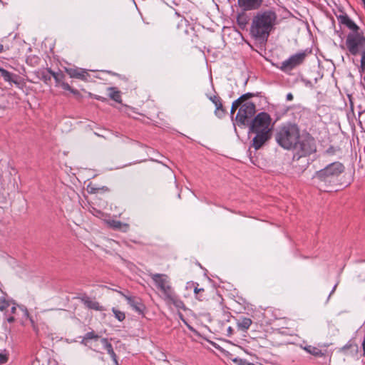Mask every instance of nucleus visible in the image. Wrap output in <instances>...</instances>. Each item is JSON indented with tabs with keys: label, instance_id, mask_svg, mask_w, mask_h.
Instances as JSON below:
<instances>
[{
	"label": "nucleus",
	"instance_id": "1",
	"mask_svg": "<svg viewBox=\"0 0 365 365\" xmlns=\"http://www.w3.org/2000/svg\"><path fill=\"white\" fill-rule=\"evenodd\" d=\"M277 143L287 150L295 151L294 158H300L316 151L315 142L309 135L300 136L299 129L295 124L288 123L281 126L276 133Z\"/></svg>",
	"mask_w": 365,
	"mask_h": 365
},
{
	"label": "nucleus",
	"instance_id": "2",
	"mask_svg": "<svg viewBox=\"0 0 365 365\" xmlns=\"http://www.w3.org/2000/svg\"><path fill=\"white\" fill-rule=\"evenodd\" d=\"M277 22V16L272 10L259 11L252 21L250 34L256 40L267 41Z\"/></svg>",
	"mask_w": 365,
	"mask_h": 365
},
{
	"label": "nucleus",
	"instance_id": "3",
	"mask_svg": "<svg viewBox=\"0 0 365 365\" xmlns=\"http://www.w3.org/2000/svg\"><path fill=\"white\" fill-rule=\"evenodd\" d=\"M272 119L267 113L262 112L252 120L250 130L255 134L252 139V146L255 150L259 149L270 138L273 125Z\"/></svg>",
	"mask_w": 365,
	"mask_h": 365
},
{
	"label": "nucleus",
	"instance_id": "4",
	"mask_svg": "<svg viewBox=\"0 0 365 365\" xmlns=\"http://www.w3.org/2000/svg\"><path fill=\"white\" fill-rule=\"evenodd\" d=\"M148 276L152 279L155 287L163 294L165 299H174L175 293L171 286L170 279L167 274L150 273Z\"/></svg>",
	"mask_w": 365,
	"mask_h": 365
},
{
	"label": "nucleus",
	"instance_id": "5",
	"mask_svg": "<svg viewBox=\"0 0 365 365\" xmlns=\"http://www.w3.org/2000/svg\"><path fill=\"white\" fill-rule=\"evenodd\" d=\"M348 51L352 55L361 54L365 51V36L358 32H350L346 40Z\"/></svg>",
	"mask_w": 365,
	"mask_h": 365
},
{
	"label": "nucleus",
	"instance_id": "6",
	"mask_svg": "<svg viewBox=\"0 0 365 365\" xmlns=\"http://www.w3.org/2000/svg\"><path fill=\"white\" fill-rule=\"evenodd\" d=\"M344 169V167L341 163L335 162L317 172L314 178L324 182L331 181L333 178L341 174Z\"/></svg>",
	"mask_w": 365,
	"mask_h": 365
},
{
	"label": "nucleus",
	"instance_id": "7",
	"mask_svg": "<svg viewBox=\"0 0 365 365\" xmlns=\"http://www.w3.org/2000/svg\"><path fill=\"white\" fill-rule=\"evenodd\" d=\"M307 56L306 52H300L290 56L288 59L281 63L280 69L284 72L292 71L303 63Z\"/></svg>",
	"mask_w": 365,
	"mask_h": 365
},
{
	"label": "nucleus",
	"instance_id": "8",
	"mask_svg": "<svg viewBox=\"0 0 365 365\" xmlns=\"http://www.w3.org/2000/svg\"><path fill=\"white\" fill-rule=\"evenodd\" d=\"M255 113V106L252 102H245L242 103L236 119L242 124H245L246 120L251 118Z\"/></svg>",
	"mask_w": 365,
	"mask_h": 365
},
{
	"label": "nucleus",
	"instance_id": "9",
	"mask_svg": "<svg viewBox=\"0 0 365 365\" xmlns=\"http://www.w3.org/2000/svg\"><path fill=\"white\" fill-rule=\"evenodd\" d=\"M239 6L243 11L258 9L263 3V0H237Z\"/></svg>",
	"mask_w": 365,
	"mask_h": 365
},
{
	"label": "nucleus",
	"instance_id": "10",
	"mask_svg": "<svg viewBox=\"0 0 365 365\" xmlns=\"http://www.w3.org/2000/svg\"><path fill=\"white\" fill-rule=\"evenodd\" d=\"M338 21L341 24L346 26L349 28L351 31V32H358L359 31V26L346 15H339L337 16Z\"/></svg>",
	"mask_w": 365,
	"mask_h": 365
},
{
	"label": "nucleus",
	"instance_id": "11",
	"mask_svg": "<svg viewBox=\"0 0 365 365\" xmlns=\"http://www.w3.org/2000/svg\"><path fill=\"white\" fill-rule=\"evenodd\" d=\"M66 72L69 75L71 78H75L81 80H86L88 76L86 70L78 68H66Z\"/></svg>",
	"mask_w": 365,
	"mask_h": 365
},
{
	"label": "nucleus",
	"instance_id": "12",
	"mask_svg": "<svg viewBox=\"0 0 365 365\" xmlns=\"http://www.w3.org/2000/svg\"><path fill=\"white\" fill-rule=\"evenodd\" d=\"M107 224L114 230H120L122 232H127L129 230V225L127 223L121 222L118 220H108Z\"/></svg>",
	"mask_w": 365,
	"mask_h": 365
},
{
	"label": "nucleus",
	"instance_id": "13",
	"mask_svg": "<svg viewBox=\"0 0 365 365\" xmlns=\"http://www.w3.org/2000/svg\"><path fill=\"white\" fill-rule=\"evenodd\" d=\"M81 301L84 305L89 309L94 310H103L102 307L100 306L98 302L93 300L88 297H83Z\"/></svg>",
	"mask_w": 365,
	"mask_h": 365
},
{
	"label": "nucleus",
	"instance_id": "14",
	"mask_svg": "<svg viewBox=\"0 0 365 365\" xmlns=\"http://www.w3.org/2000/svg\"><path fill=\"white\" fill-rule=\"evenodd\" d=\"M252 96V94L250 93H246L245 95H242L241 97H240L238 99H237L236 101H235L233 103H232V108H231V113L233 114L235 110L238 108H240V106L241 104L247 101L249 98H250Z\"/></svg>",
	"mask_w": 365,
	"mask_h": 365
},
{
	"label": "nucleus",
	"instance_id": "15",
	"mask_svg": "<svg viewBox=\"0 0 365 365\" xmlns=\"http://www.w3.org/2000/svg\"><path fill=\"white\" fill-rule=\"evenodd\" d=\"M125 299L128 301V303L135 309L136 312H142V304L140 302L135 300L134 298L131 297H128L127 295L123 294V293L120 292Z\"/></svg>",
	"mask_w": 365,
	"mask_h": 365
},
{
	"label": "nucleus",
	"instance_id": "16",
	"mask_svg": "<svg viewBox=\"0 0 365 365\" xmlns=\"http://www.w3.org/2000/svg\"><path fill=\"white\" fill-rule=\"evenodd\" d=\"M108 91L109 92L108 96L111 99L118 103L121 102V96L119 91L113 87L108 88Z\"/></svg>",
	"mask_w": 365,
	"mask_h": 365
},
{
	"label": "nucleus",
	"instance_id": "17",
	"mask_svg": "<svg viewBox=\"0 0 365 365\" xmlns=\"http://www.w3.org/2000/svg\"><path fill=\"white\" fill-rule=\"evenodd\" d=\"M252 324V320L249 318H243L237 322V327L240 329L246 331Z\"/></svg>",
	"mask_w": 365,
	"mask_h": 365
},
{
	"label": "nucleus",
	"instance_id": "18",
	"mask_svg": "<svg viewBox=\"0 0 365 365\" xmlns=\"http://www.w3.org/2000/svg\"><path fill=\"white\" fill-rule=\"evenodd\" d=\"M304 349L308 353L315 356H323L324 355V354L319 348L315 346H307Z\"/></svg>",
	"mask_w": 365,
	"mask_h": 365
},
{
	"label": "nucleus",
	"instance_id": "19",
	"mask_svg": "<svg viewBox=\"0 0 365 365\" xmlns=\"http://www.w3.org/2000/svg\"><path fill=\"white\" fill-rule=\"evenodd\" d=\"M0 72L1 73V76L4 78L5 81L16 83V81L13 79L14 75L8 71L1 68L0 69Z\"/></svg>",
	"mask_w": 365,
	"mask_h": 365
},
{
	"label": "nucleus",
	"instance_id": "20",
	"mask_svg": "<svg viewBox=\"0 0 365 365\" xmlns=\"http://www.w3.org/2000/svg\"><path fill=\"white\" fill-rule=\"evenodd\" d=\"M194 292L196 294V297L200 301H204L207 299V297L205 296V289L202 288H197V287H195L194 288Z\"/></svg>",
	"mask_w": 365,
	"mask_h": 365
},
{
	"label": "nucleus",
	"instance_id": "21",
	"mask_svg": "<svg viewBox=\"0 0 365 365\" xmlns=\"http://www.w3.org/2000/svg\"><path fill=\"white\" fill-rule=\"evenodd\" d=\"M99 338V336L96 334L93 331L88 332L85 336L83 337L81 343L84 345H88V341L89 339H95L97 340Z\"/></svg>",
	"mask_w": 365,
	"mask_h": 365
},
{
	"label": "nucleus",
	"instance_id": "22",
	"mask_svg": "<svg viewBox=\"0 0 365 365\" xmlns=\"http://www.w3.org/2000/svg\"><path fill=\"white\" fill-rule=\"evenodd\" d=\"M105 349L107 351L108 354L111 356V358L113 359V361L117 364V359H116V355L113 349V346L111 345L110 343H108V344H106L105 346Z\"/></svg>",
	"mask_w": 365,
	"mask_h": 365
},
{
	"label": "nucleus",
	"instance_id": "23",
	"mask_svg": "<svg viewBox=\"0 0 365 365\" xmlns=\"http://www.w3.org/2000/svg\"><path fill=\"white\" fill-rule=\"evenodd\" d=\"M216 108H215V114L216 115H217L218 117H222V115H224L225 114V110L223 109V107H222V104L221 103V100L217 103H216V105H215Z\"/></svg>",
	"mask_w": 365,
	"mask_h": 365
},
{
	"label": "nucleus",
	"instance_id": "24",
	"mask_svg": "<svg viewBox=\"0 0 365 365\" xmlns=\"http://www.w3.org/2000/svg\"><path fill=\"white\" fill-rule=\"evenodd\" d=\"M112 312L114 314L115 318L120 321V322H122L125 319V313L115 309V308H113L112 309Z\"/></svg>",
	"mask_w": 365,
	"mask_h": 365
},
{
	"label": "nucleus",
	"instance_id": "25",
	"mask_svg": "<svg viewBox=\"0 0 365 365\" xmlns=\"http://www.w3.org/2000/svg\"><path fill=\"white\" fill-rule=\"evenodd\" d=\"M237 24L241 28H243L247 24V19L245 14H239L237 18Z\"/></svg>",
	"mask_w": 365,
	"mask_h": 365
},
{
	"label": "nucleus",
	"instance_id": "26",
	"mask_svg": "<svg viewBox=\"0 0 365 365\" xmlns=\"http://www.w3.org/2000/svg\"><path fill=\"white\" fill-rule=\"evenodd\" d=\"M232 361L237 364L238 365H255V364L249 362L247 360L238 358L233 359Z\"/></svg>",
	"mask_w": 365,
	"mask_h": 365
},
{
	"label": "nucleus",
	"instance_id": "27",
	"mask_svg": "<svg viewBox=\"0 0 365 365\" xmlns=\"http://www.w3.org/2000/svg\"><path fill=\"white\" fill-rule=\"evenodd\" d=\"M9 306V302L4 297L0 298V310L3 311Z\"/></svg>",
	"mask_w": 365,
	"mask_h": 365
},
{
	"label": "nucleus",
	"instance_id": "28",
	"mask_svg": "<svg viewBox=\"0 0 365 365\" xmlns=\"http://www.w3.org/2000/svg\"><path fill=\"white\" fill-rule=\"evenodd\" d=\"M60 85H61V86L62 87V88H63V89H64V90L69 91H71V93H78V91H76V90L73 89V88H72L68 85V83H67L61 82Z\"/></svg>",
	"mask_w": 365,
	"mask_h": 365
},
{
	"label": "nucleus",
	"instance_id": "29",
	"mask_svg": "<svg viewBox=\"0 0 365 365\" xmlns=\"http://www.w3.org/2000/svg\"><path fill=\"white\" fill-rule=\"evenodd\" d=\"M48 72L50 75H51L54 79L56 80V83L61 84V78H60V75L55 73V72H53L51 70H48Z\"/></svg>",
	"mask_w": 365,
	"mask_h": 365
},
{
	"label": "nucleus",
	"instance_id": "30",
	"mask_svg": "<svg viewBox=\"0 0 365 365\" xmlns=\"http://www.w3.org/2000/svg\"><path fill=\"white\" fill-rule=\"evenodd\" d=\"M8 356L6 352H0V364H4L7 361Z\"/></svg>",
	"mask_w": 365,
	"mask_h": 365
},
{
	"label": "nucleus",
	"instance_id": "31",
	"mask_svg": "<svg viewBox=\"0 0 365 365\" xmlns=\"http://www.w3.org/2000/svg\"><path fill=\"white\" fill-rule=\"evenodd\" d=\"M208 98L215 105H216V103H217L220 101V98L215 95L208 96Z\"/></svg>",
	"mask_w": 365,
	"mask_h": 365
},
{
	"label": "nucleus",
	"instance_id": "32",
	"mask_svg": "<svg viewBox=\"0 0 365 365\" xmlns=\"http://www.w3.org/2000/svg\"><path fill=\"white\" fill-rule=\"evenodd\" d=\"M361 70L365 71V51L361 53Z\"/></svg>",
	"mask_w": 365,
	"mask_h": 365
},
{
	"label": "nucleus",
	"instance_id": "33",
	"mask_svg": "<svg viewBox=\"0 0 365 365\" xmlns=\"http://www.w3.org/2000/svg\"><path fill=\"white\" fill-rule=\"evenodd\" d=\"M101 344H103V347H105V346L109 343L107 339H105V338L101 339Z\"/></svg>",
	"mask_w": 365,
	"mask_h": 365
},
{
	"label": "nucleus",
	"instance_id": "34",
	"mask_svg": "<svg viewBox=\"0 0 365 365\" xmlns=\"http://www.w3.org/2000/svg\"><path fill=\"white\" fill-rule=\"evenodd\" d=\"M361 346L363 349V355H365V336L364 337V339L361 342Z\"/></svg>",
	"mask_w": 365,
	"mask_h": 365
},
{
	"label": "nucleus",
	"instance_id": "35",
	"mask_svg": "<svg viewBox=\"0 0 365 365\" xmlns=\"http://www.w3.org/2000/svg\"><path fill=\"white\" fill-rule=\"evenodd\" d=\"M350 348H351L353 351H358V346H357V345H356V344H351V345H350Z\"/></svg>",
	"mask_w": 365,
	"mask_h": 365
},
{
	"label": "nucleus",
	"instance_id": "36",
	"mask_svg": "<svg viewBox=\"0 0 365 365\" xmlns=\"http://www.w3.org/2000/svg\"><path fill=\"white\" fill-rule=\"evenodd\" d=\"M363 269V273L360 274L359 277L361 279H365V268H364V269Z\"/></svg>",
	"mask_w": 365,
	"mask_h": 365
},
{
	"label": "nucleus",
	"instance_id": "37",
	"mask_svg": "<svg viewBox=\"0 0 365 365\" xmlns=\"http://www.w3.org/2000/svg\"><path fill=\"white\" fill-rule=\"evenodd\" d=\"M293 99V96L292 93H288L287 95V101H292Z\"/></svg>",
	"mask_w": 365,
	"mask_h": 365
},
{
	"label": "nucleus",
	"instance_id": "38",
	"mask_svg": "<svg viewBox=\"0 0 365 365\" xmlns=\"http://www.w3.org/2000/svg\"><path fill=\"white\" fill-rule=\"evenodd\" d=\"M51 75H50V76H48V75H46V74H45V75H43V78H44V80H45V81L50 80V79H51Z\"/></svg>",
	"mask_w": 365,
	"mask_h": 365
},
{
	"label": "nucleus",
	"instance_id": "39",
	"mask_svg": "<svg viewBox=\"0 0 365 365\" xmlns=\"http://www.w3.org/2000/svg\"><path fill=\"white\" fill-rule=\"evenodd\" d=\"M7 320L9 323H11L14 321V318L13 317H11L8 318Z\"/></svg>",
	"mask_w": 365,
	"mask_h": 365
},
{
	"label": "nucleus",
	"instance_id": "40",
	"mask_svg": "<svg viewBox=\"0 0 365 365\" xmlns=\"http://www.w3.org/2000/svg\"><path fill=\"white\" fill-rule=\"evenodd\" d=\"M227 332L229 333V334H231L232 333V329L231 327H228Z\"/></svg>",
	"mask_w": 365,
	"mask_h": 365
},
{
	"label": "nucleus",
	"instance_id": "41",
	"mask_svg": "<svg viewBox=\"0 0 365 365\" xmlns=\"http://www.w3.org/2000/svg\"><path fill=\"white\" fill-rule=\"evenodd\" d=\"M4 51V46L2 44H0V53L3 52Z\"/></svg>",
	"mask_w": 365,
	"mask_h": 365
},
{
	"label": "nucleus",
	"instance_id": "42",
	"mask_svg": "<svg viewBox=\"0 0 365 365\" xmlns=\"http://www.w3.org/2000/svg\"><path fill=\"white\" fill-rule=\"evenodd\" d=\"M16 309V307H11V312H12V313H15Z\"/></svg>",
	"mask_w": 365,
	"mask_h": 365
},
{
	"label": "nucleus",
	"instance_id": "43",
	"mask_svg": "<svg viewBox=\"0 0 365 365\" xmlns=\"http://www.w3.org/2000/svg\"><path fill=\"white\" fill-rule=\"evenodd\" d=\"M96 98L98 99V100H101V101L104 100V98L101 97V96H96Z\"/></svg>",
	"mask_w": 365,
	"mask_h": 365
},
{
	"label": "nucleus",
	"instance_id": "44",
	"mask_svg": "<svg viewBox=\"0 0 365 365\" xmlns=\"http://www.w3.org/2000/svg\"><path fill=\"white\" fill-rule=\"evenodd\" d=\"M336 286H337V284H336V285L334 287V288H333L332 291L331 292V294L335 291Z\"/></svg>",
	"mask_w": 365,
	"mask_h": 365
},
{
	"label": "nucleus",
	"instance_id": "45",
	"mask_svg": "<svg viewBox=\"0 0 365 365\" xmlns=\"http://www.w3.org/2000/svg\"><path fill=\"white\" fill-rule=\"evenodd\" d=\"M2 68H0V69H1Z\"/></svg>",
	"mask_w": 365,
	"mask_h": 365
}]
</instances>
